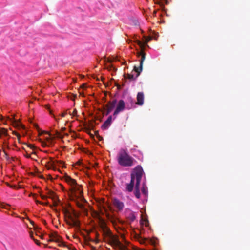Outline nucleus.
I'll return each instance as SVG.
<instances>
[{
	"instance_id": "37",
	"label": "nucleus",
	"mask_w": 250,
	"mask_h": 250,
	"mask_svg": "<svg viewBox=\"0 0 250 250\" xmlns=\"http://www.w3.org/2000/svg\"><path fill=\"white\" fill-rule=\"evenodd\" d=\"M43 133L48 134L50 136H51V134L48 132L43 131Z\"/></svg>"
},
{
	"instance_id": "36",
	"label": "nucleus",
	"mask_w": 250,
	"mask_h": 250,
	"mask_svg": "<svg viewBox=\"0 0 250 250\" xmlns=\"http://www.w3.org/2000/svg\"><path fill=\"white\" fill-rule=\"evenodd\" d=\"M66 114V112H64V113H62V114H61V116L62 117H64L65 115Z\"/></svg>"
},
{
	"instance_id": "2",
	"label": "nucleus",
	"mask_w": 250,
	"mask_h": 250,
	"mask_svg": "<svg viewBox=\"0 0 250 250\" xmlns=\"http://www.w3.org/2000/svg\"><path fill=\"white\" fill-rule=\"evenodd\" d=\"M118 163L122 166L130 167L136 161L131 157L125 150H121L118 154Z\"/></svg>"
},
{
	"instance_id": "7",
	"label": "nucleus",
	"mask_w": 250,
	"mask_h": 250,
	"mask_svg": "<svg viewBox=\"0 0 250 250\" xmlns=\"http://www.w3.org/2000/svg\"><path fill=\"white\" fill-rule=\"evenodd\" d=\"M143 173H131V181L130 183L127 184L126 185V190L131 192L132 191L134 185V180L136 179V182L137 181V176L138 175L141 176V179L142 177Z\"/></svg>"
},
{
	"instance_id": "6",
	"label": "nucleus",
	"mask_w": 250,
	"mask_h": 250,
	"mask_svg": "<svg viewBox=\"0 0 250 250\" xmlns=\"http://www.w3.org/2000/svg\"><path fill=\"white\" fill-rule=\"evenodd\" d=\"M64 178L65 181L72 186V190L75 192H76V194H78L81 196L82 194L81 187L79 185L77 184L76 180L71 178L69 176H68L66 174H65Z\"/></svg>"
},
{
	"instance_id": "16",
	"label": "nucleus",
	"mask_w": 250,
	"mask_h": 250,
	"mask_svg": "<svg viewBox=\"0 0 250 250\" xmlns=\"http://www.w3.org/2000/svg\"><path fill=\"white\" fill-rule=\"evenodd\" d=\"M47 194L48 195L47 198H50L53 200H55L56 199V195L53 191L48 190Z\"/></svg>"
},
{
	"instance_id": "32",
	"label": "nucleus",
	"mask_w": 250,
	"mask_h": 250,
	"mask_svg": "<svg viewBox=\"0 0 250 250\" xmlns=\"http://www.w3.org/2000/svg\"><path fill=\"white\" fill-rule=\"evenodd\" d=\"M72 96H73V97H72V98H71V99L72 100H73V101H74V100H75V98L76 97L77 95H76V94H75H75H73V95H72Z\"/></svg>"
},
{
	"instance_id": "34",
	"label": "nucleus",
	"mask_w": 250,
	"mask_h": 250,
	"mask_svg": "<svg viewBox=\"0 0 250 250\" xmlns=\"http://www.w3.org/2000/svg\"><path fill=\"white\" fill-rule=\"evenodd\" d=\"M139 241L141 243H143L145 242V240L141 238Z\"/></svg>"
},
{
	"instance_id": "41",
	"label": "nucleus",
	"mask_w": 250,
	"mask_h": 250,
	"mask_svg": "<svg viewBox=\"0 0 250 250\" xmlns=\"http://www.w3.org/2000/svg\"><path fill=\"white\" fill-rule=\"evenodd\" d=\"M0 120L1 121L3 120V117L1 115L0 116Z\"/></svg>"
},
{
	"instance_id": "45",
	"label": "nucleus",
	"mask_w": 250,
	"mask_h": 250,
	"mask_svg": "<svg viewBox=\"0 0 250 250\" xmlns=\"http://www.w3.org/2000/svg\"><path fill=\"white\" fill-rule=\"evenodd\" d=\"M6 184L8 187H10V184L9 183L6 182Z\"/></svg>"
},
{
	"instance_id": "12",
	"label": "nucleus",
	"mask_w": 250,
	"mask_h": 250,
	"mask_svg": "<svg viewBox=\"0 0 250 250\" xmlns=\"http://www.w3.org/2000/svg\"><path fill=\"white\" fill-rule=\"evenodd\" d=\"M137 102L136 104L142 106L144 104V94L142 92H139L137 95Z\"/></svg>"
},
{
	"instance_id": "19",
	"label": "nucleus",
	"mask_w": 250,
	"mask_h": 250,
	"mask_svg": "<svg viewBox=\"0 0 250 250\" xmlns=\"http://www.w3.org/2000/svg\"><path fill=\"white\" fill-rule=\"evenodd\" d=\"M128 218L131 221H134L135 219H136V216L134 214V213L133 212H131L129 216H128Z\"/></svg>"
},
{
	"instance_id": "39",
	"label": "nucleus",
	"mask_w": 250,
	"mask_h": 250,
	"mask_svg": "<svg viewBox=\"0 0 250 250\" xmlns=\"http://www.w3.org/2000/svg\"><path fill=\"white\" fill-rule=\"evenodd\" d=\"M70 250H77L75 248H71V247L69 248Z\"/></svg>"
},
{
	"instance_id": "5",
	"label": "nucleus",
	"mask_w": 250,
	"mask_h": 250,
	"mask_svg": "<svg viewBox=\"0 0 250 250\" xmlns=\"http://www.w3.org/2000/svg\"><path fill=\"white\" fill-rule=\"evenodd\" d=\"M45 167L47 170H53L54 171L58 170V172H61L60 167L62 168L65 167L64 164L62 162L56 161L53 160H50L45 163Z\"/></svg>"
},
{
	"instance_id": "14",
	"label": "nucleus",
	"mask_w": 250,
	"mask_h": 250,
	"mask_svg": "<svg viewBox=\"0 0 250 250\" xmlns=\"http://www.w3.org/2000/svg\"><path fill=\"white\" fill-rule=\"evenodd\" d=\"M112 122V116L108 117L107 119L104 122L102 125V128L103 129H107L111 125Z\"/></svg>"
},
{
	"instance_id": "33",
	"label": "nucleus",
	"mask_w": 250,
	"mask_h": 250,
	"mask_svg": "<svg viewBox=\"0 0 250 250\" xmlns=\"http://www.w3.org/2000/svg\"><path fill=\"white\" fill-rule=\"evenodd\" d=\"M30 236L31 238H32L33 239H34L33 238V232H31L30 233Z\"/></svg>"
},
{
	"instance_id": "11",
	"label": "nucleus",
	"mask_w": 250,
	"mask_h": 250,
	"mask_svg": "<svg viewBox=\"0 0 250 250\" xmlns=\"http://www.w3.org/2000/svg\"><path fill=\"white\" fill-rule=\"evenodd\" d=\"M137 176V181L136 182V185H135L134 194H135V197L139 199L140 197L139 186H140V181H141V176L138 175Z\"/></svg>"
},
{
	"instance_id": "25",
	"label": "nucleus",
	"mask_w": 250,
	"mask_h": 250,
	"mask_svg": "<svg viewBox=\"0 0 250 250\" xmlns=\"http://www.w3.org/2000/svg\"><path fill=\"white\" fill-rule=\"evenodd\" d=\"M10 188H17V186L15 185H10Z\"/></svg>"
},
{
	"instance_id": "21",
	"label": "nucleus",
	"mask_w": 250,
	"mask_h": 250,
	"mask_svg": "<svg viewBox=\"0 0 250 250\" xmlns=\"http://www.w3.org/2000/svg\"><path fill=\"white\" fill-rule=\"evenodd\" d=\"M28 147H29L31 149H34L35 148V146L32 144H29L28 145Z\"/></svg>"
},
{
	"instance_id": "8",
	"label": "nucleus",
	"mask_w": 250,
	"mask_h": 250,
	"mask_svg": "<svg viewBox=\"0 0 250 250\" xmlns=\"http://www.w3.org/2000/svg\"><path fill=\"white\" fill-rule=\"evenodd\" d=\"M49 241H53L59 243V246L63 245V242L62 240V238L57 234V232H53L49 235Z\"/></svg>"
},
{
	"instance_id": "10",
	"label": "nucleus",
	"mask_w": 250,
	"mask_h": 250,
	"mask_svg": "<svg viewBox=\"0 0 250 250\" xmlns=\"http://www.w3.org/2000/svg\"><path fill=\"white\" fill-rule=\"evenodd\" d=\"M116 104H117V100L116 99H114L112 101H109L108 102L107 104L106 105V115L109 114L111 112V111L115 107Z\"/></svg>"
},
{
	"instance_id": "4",
	"label": "nucleus",
	"mask_w": 250,
	"mask_h": 250,
	"mask_svg": "<svg viewBox=\"0 0 250 250\" xmlns=\"http://www.w3.org/2000/svg\"><path fill=\"white\" fill-rule=\"evenodd\" d=\"M68 215V218L70 220H66V223L68 225L79 229L80 228V221L77 218L79 217V214L73 210L72 214L67 211Z\"/></svg>"
},
{
	"instance_id": "9",
	"label": "nucleus",
	"mask_w": 250,
	"mask_h": 250,
	"mask_svg": "<svg viewBox=\"0 0 250 250\" xmlns=\"http://www.w3.org/2000/svg\"><path fill=\"white\" fill-rule=\"evenodd\" d=\"M125 108V103L123 100H120L117 104V107L114 112L113 115L116 116L120 112L123 111Z\"/></svg>"
},
{
	"instance_id": "35",
	"label": "nucleus",
	"mask_w": 250,
	"mask_h": 250,
	"mask_svg": "<svg viewBox=\"0 0 250 250\" xmlns=\"http://www.w3.org/2000/svg\"><path fill=\"white\" fill-rule=\"evenodd\" d=\"M34 125L35 127L37 128L38 129V130L39 131V128L38 127V125L37 124H34Z\"/></svg>"
},
{
	"instance_id": "50",
	"label": "nucleus",
	"mask_w": 250,
	"mask_h": 250,
	"mask_svg": "<svg viewBox=\"0 0 250 250\" xmlns=\"http://www.w3.org/2000/svg\"><path fill=\"white\" fill-rule=\"evenodd\" d=\"M165 1H166V3L167 4L168 3L167 0H165Z\"/></svg>"
},
{
	"instance_id": "52",
	"label": "nucleus",
	"mask_w": 250,
	"mask_h": 250,
	"mask_svg": "<svg viewBox=\"0 0 250 250\" xmlns=\"http://www.w3.org/2000/svg\"><path fill=\"white\" fill-rule=\"evenodd\" d=\"M27 157H30V155H27Z\"/></svg>"
},
{
	"instance_id": "20",
	"label": "nucleus",
	"mask_w": 250,
	"mask_h": 250,
	"mask_svg": "<svg viewBox=\"0 0 250 250\" xmlns=\"http://www.w3.org/2000/svg\"><path fill=\"white\" fill-rule=\"evenodd\" d=\"M77 206L80 208H83V205L82 204V203H79L78 202L77 204Z\"/></svg>"
},
{
	"instance_id": "48",
	"label": "nucleus",
	"mask_w": 250,
	"mask_h": 250,
	"mask_svg": "<svg viewBox=\"0 0 250 250\" xmlns=\"http://www.w3.org/2000/svg\"><path fill=\"white\" fill-rule=\"evenodd\" d=\"M38 176H39L40 177H41V178H44L43 176H41V175H38Z\"/></svg>"
},
{
	"instance_id": "15",
	"label": "nucleus",
	"mask_w": 250,
	"mask_h": 250,
	"mask_svg": "<svg viewBox=\"0 0 250 250\" xmlns=\"http://www.w3.org/2000/svg\"><path fill=\"white\" fill-rule=\"evenodd\" d=\"M145 39V41L143 43L141 41L139 40H136V43L141 47H142L144 45L146 44L147 42L150 41L152 39V37L149 36V37H144Z\"/></svg>"
},
{
	"instance_id": "55",
	"label": "nucleus",
	"mask_w": 250,
	"mask_h": 250,
	"mask_svg": "<svg viewBox=\"0 0 250 250\" xmlns=\"http://www.w3.org/2000/svg\"><path fill=\"white\" fill-rule=\"evenodd\" d=\"M11 175H12V177H13H13H15V175H13V174H12Z\"/></svg>"
},
{
	"instance_id": "43",
	"label": "nucleus",
	"mask_w": 250,
	"mask_h": 250,
	"mask_svg": "<svg viewBox=\"0 0 250 250\" xmlns=\"http://www.w3.org/2000/svg\"><path fill=\"white\" fill-rule=\"evenodd\" d=\"M99 240H98V239L97 238L96 240H95V242L96 243H99Z\"/></svg>"
},
{
	"instance_id": "28",
	"label": "nucleus",
	"mask_w": 250,
	"mask_h": 250,
	"mask_svg": "<svg viewBox=\"0 0 250 250\" xmlns=\"http://www.w3.org/2000/svg\"><path fill=\"white\" fill-rule=\"evenodd\" d=\"M33 240L35 242V243L38 245H40V243L39 242V241L35 239H33Z\"/></svg>"
},
{
	"instance_id": "26",
	"label": "nucleus",
	"mask_w": 250,
	"mask_h": 250,
	"mask_svg": "<svg viewBox=\"0 0 250 250\" xmlns=\"http://www.w3.org/2000/svg\"><path fill=\"white\" fill-rule=\"evenodd\" d=\"M154 1L156 4H159V5L161 4L160 1H159L158 0H154Z\"/></svg>"
},
{
	"instance_id": "31",
	"label": "nucleus",
	"mask_w": 250,
	"mask_h": 250,
	"mask_svg": "<svg viewBox=\"0 0 250 250\" xmlns=\"http://www.w3.org/2000/svg\"><path fill=\"white\" fill-rule=\"evenodd\" d=\"M36 202L37 203V204H42V205H44V204H46V203H42L40 201H39L38 200H36Z\"/></svg>"
},
{
	"instance_id": "40",
	"label": "nucleus",
	"mask_w": 250,
	"mask_h": 250,
	"mask_svg": "<svg viewBox=\"0 0 250 250\" xmlns=\"http://www.w3.org/2000/svg\"><path fill=\"white\" fill-rule=\"evenodd\" d=\"M142 191L143 193L145 194V189L144 188L142 189Z\"/></svg>"
},
{
	"instance_id": "47",
	"label": "nucleus",
	"mask_w": 250,
	"mask_h": 250,
	"mask_svg": "<svg viewBox=\"0 0 250 250\" xmlns=\"http://www.w3.org/2000/svg\"><path fill=\"white\" fill-rule=\"evenodd\" d=\"M21 188V186L20 185H19L18 188Z\"/></svg>"
},
{
	"instance_id": "18",
	"label": "nucleus",
	"mask_w": 250,
	"mask_h": 250,
	"mask_svg": "<svg viewBox=\"0 0 250 250\" xmlns=\"http://www.w3.org/2000/svg\"><path fill=\"white\" fill-rule=\"evenodd\" d=\"M133 172H143V169L140 165H138L133 169Z\"/></svg>"
},
{
	"instance_id": "29",
	"label": "nucleus",
	"mask_w": 250,
	"mask_h": 250,
	"mask_svg": "<svg viewBox=\"0 0 250 250\" xmlns=\"http://www.w3.org/2000/svg\"><path fill=\"white\" fill-rule=\"evenodd\" d=\"M77 111L76 109H74L73 111L72 115L73 116H75L77 114Z\"/></svg>"
},
{
	"instance_id": "51",
	"label": "nucleus",
	"mask_w": 250,
	"mask_h": 250,
	"mask_svg": "<svg viewBox=\"0 0 250 250\" xmlns=\"http://www.w3.org/2000/svg\"><path fill=\"white\" fill-rule=\"evenodd\" d=\"M156 11H154V14H156Z\"/></svg>"
},
{
	"instance_id": "22",
	"label": "nucleus",
	"mask_w": 250,
	"mask_h": 250,
	"mask_svg": "<svg viewBox=\"0 0 250 250\" xmlns=\"http://www.w3.org/2000/svg\"><path fill=\"white\" fill-rule=\"evenodd\" d=\"M81 166V163L80 162H78L76 164H75V166H74L76 168H79L78 167H76V166Z\"/></svg>"
},
{
	"instance_id": "44",
	"label": "nucleus",
	"mask_w": 250,
	"mask_h": 250,
	"mask_svg": "<svg viewBox=\"0 0 250 250\" xmlns=\"http://www.w3.org/2000/svg\"><path fill=\"white\" fill-rule=\"evenodd\" d=\"M117 88H118V89H121V86H120V85H117Z\"/></svg>"
},
{
	"instance_id": "24",
	"label": "nucleus",
	"mask_w": 250,
	"mask_h": 250,
	"mask_svg": "<svg viewBox=\"0 0 250 250\" xmlns=\"http://www.w3.org/2000/svg\"><path fill=\"white\" fill-rule=\"evenodd\" d=\"M13 134H15L18 137L19 140L20 139V135H19V134L15 132H13Z\"/></svg>"
},
{
	"instance_id": "30",
	"label": "nucleus",
	"mask_w": 250,
	"mask_h": 250,
	"mask_svg": "<svg viewBox=\"0 0 250 250\" xmlns=\"http://www.w3.org/2000/svg\"><path fill=\"white\" fill-rule=\"evenodd\" d=\"M54 139V137L52 138H47L46 140L49 142H51V141Z\"/></svg>"
},
{
	"instance_id": "49",
	"label": "nucleus",
	"mask_w": 250,
	"mask_h": 250,
	"mask_svg": "<svg viewBox=\"0 0 250 250\" xmlns=\"http://www.w3.org/2000/svg\"><path fill=\"white\" fill-rule=\"evenodd\" d=\"M56 133H57V136H59V133L58 132H57V131Z\"/></svg>"
},
{
	"instance_id": "17",
	"label": "nucleus",
	"mask_w": 250,
	"mask_h": 250,
	"mask_svg": "<svg viewBox=\"0 0 250 250\" xmlns=\"http://www.w3.org/2000/svg\"><path fill=\"white\" fill-rule=\"evenodd\" d=\"M2 135L7 136V130L4 128H0V136Z\"/></svg>"
},
{
	"instance_id": "46",
	"label": "nucleus",
	"mask_w": 250,
	"mask_h": 250,
	"mask_svg": "<svg viewBox=\"0 0 250 250\" xmlns=\"http://www.w3.org/2000/svg\"><path fill=\"white\" fill-rule=\"evenodd\" d=\"M85 87V84H83V85H82V88H84V87Z\"/></svg>"
},
{
	"instance_id": "53",
	"label": "nucleus",
	"mask_w": 250,
	"mask_h": 250,
	"mask_svg": "<svg viewBox=\"0 0 250 250\" xmlns=\"http://www.w3.org/2000/svg\"><path fill=\"white\" fill-rule=\"evenodd\" d=\"M43 222H44V223H45V224L46 223V221H44V220L43 221Z\"/></svg>"
},
{
	"instance_id": "13",
	"label": "nucleus",
	"mask_w": 250,
	"mask_h": 250,
	"mask_svg": "<svg viewBox=\"0 0 250 250\" xmlns=\"http://www.w3.org/2000/svg\"><path fill=\"white\" fill-rule=\"evenodd\" d=\"M113 204L119 210H122L124 208V203L117 199H114L113 200Z\"/></svg>"
},
{
	"instance_id": "38",
	"label": "nucleus",
	"mask_w": 250,
	"mask_h": 250,
	"mask_svg": "<svg viewBox=\"0 0 250 250\" xmlns=\"http://www.w3.org/2000/svg\"><path fill=\"white\" fill-rule=\"evenodd\" d=\"M129 100L130 101V102L131 103H133V99L131 97L129 98Z\"/></svg>"
},
{
	"instance_id": "23",
	"label": "nucleus",
	"mask_w": 250,
	"mask_h": 250,
	"mask_svg": "<svg viewBox=\"0 0 250 250\" xmlns=\"http://www.w3.org/2000/svg\"><path fill=\"white\" fill-rule=\"evenodd\" d=\"M41 197L42 199L43 200H45L47 198V196H46L45 195H41Z\"/></svg>"
},
{
	"instance_id": "1",
	"label": "nucleus",
	"mask_w": 250,
	"mask_h": 250,
	"mask_svg": "<svg viewBox=\"0 0 250 250\" xmlns=\"http://www.w3.org/2000/svg\"><path fill=\"white\" fill-rule=\"evenodd\" d=\"M101 228L103 233V235L110 239L111 244L116 248L119 249L120 250H125V247L119 240L118 239L112 235L110 230L106 227L105 223L102 220Z\"/></svg>"
},
{
	"instance_id": "27",
	"label": "nucleus",
	"mask_w": 250,
	"mask_h": 250,
	"mask_svg": "<svg viewBox=\"0 0 250 250\" xmlns=\"http://www.w3.org/2000/svg\"><path fill=\"white\" fill-rule=\"evenodd\" d=\"M53 179V178L52 176H51L50 175H47V179L52 180Z\"/></svg>"
},
{
	"instance_id": "42",
	"label": "nucleus",
	"mask_w": 250,
	"mask_h": 250,
	"mask_svg": "<svg viewBox=\"0 0 250 250\" xmlns=\"http://www.w3.org/2000/svg\"><path fill=\"white\" fill-rule=\"evenodd\" d=\"M8 118L9 119V120H11L12 122H13V121L12 120V119H10V118ZM13 122H14L13 123L17 124V123H16V121H15V120L14 121H13Z\"/></svg>"
},
{
	"instance_id": "54",
	"label": "nucleus",
	"mask_w": 250,
	"mask_h": 250,
	"mask_svg": "<svg viewBox=\"0 0 250 250\" xmlns=\"http://www.w3.org/2000/svg\"><path fill=\"white\" fill-rule=\"evenodd\" d=\"M31 174H36V173H33V172H31Z\"/></svg>"
},
{
	"instance_id": "3",
	"label": "nucleus",
	"mask_w": 250,
	"mask_h": 250,
	"mask_svg": "<svg viewBox=\"0 0 250 250\" xmlns=\"http://www.w3.org/2000/svg\"><path fill=\"white\" fill-rule=\"evenodd\" d=\"M139 55L141 56V59L140 60V66L139 67L134 66V69H133V70L136 72H137V75H136V77H134L133 76V75H132V74H128L127 78L129 80H135L139 76L142 70L143 62L146 58V54L144 52H143V51H141L139 53Z\"/></svg>"
}]
</instances>
